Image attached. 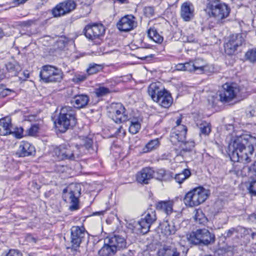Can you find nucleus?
<instances>
[{
    "label": "nucleus",
    "instance_id": "nucleus-59",
    "mask_svg": "<svg viewBox=\"0 0 256 256\" xmlns=\"http://www.w3.org/2000/svg\"><path fill=\"white\" fill-rule=\"evenodd\" d=\"M104 212H105L104 210H102V211H100V212H94L93 213V214L94 215V216L101 215V214L103 215Z\"/></svg>",
    "mask_w": 256,
    "mask_h": 256
},
{
    "label": "nucleus",
    "instance_id": "nucleus-37",
    "mask_svg": "<svg viewBox=\"0 0 256 256\" xmlns=\"http://www.w3.org/2000/svg\"><path fill=\"white\" fill-rule=\"evenodd\" d=\"M141 127V124L138 120H133L130 121V124L129 126V132L132 134H136Z\"/></svg>",
    "mask_w": 256,
    "mask_h": 256
},
{
    "label": "nucleus",
    "instance_id": "nucleus-43",
    "mask_svg": "<svg viewBox=\"0 0 256 256\" xmlns=\"http://www.w3.org/2000/svg\"><path fill=\"white\" fill-rule=\"evenodd\" d=\"M246 57L250 62H256V49L248 51L246 54Z\"/></svg>",
    "mask_w": 256,
    "mask_h": 256
},
{
    "label": "nucleus",
    "instance_id": "nucleus-24",
    "mask_svg": "<svg viewBox=\"0 0 256 256\" xmlns=\"http://www.w3.org/2000/svg\"><path fill=\"white\" fill-rule=\"evenodd\" d=\"M12 128L10 118L6 117L0 120V135L6 136L11 134Z\"/></svg>",
    "mask_w": 256,
    "mask_h": 256
},
{
    "label": "nucleus",
    "instance_id": "nucleus-2",
    "mask_svg": "<svg viewBox=\"0 0 256 256\" xmlns=\"http://www.w3.org/2000/svg\"><path fill=\"white\" fill-rule=\"evenodd\" d=\"M84 152V151L78 150V146L66 144L52 146L50 149L52 156L58 160H74Z\"/></svg>",
    "mask_w": 256,
    "mask_h": 256
},
{
    "label": "nucleus",
    "instance_id": "nucleus-20",
    "mask_svg": "<svg viewBox=\"0 0 256 256\" xmlns=\"http://www.w3.org/2000/svg\"><path fill=\"white\" fill-rule=\"evenodd\" d=\"M35 151L34 148L30 142L22 141L20 142L16 154L20 157H24L30 156Z\"/></svg>",
    "mask_w": 256,
    "mask_h": 256
},
{
    "label": "nucleus",
    "instance_id": "nucleus-10",
    "mask_svg": "<svg viewBox=\"0 0 256 256\" xmlns=\"http://www.w3.org/2000/svg\"><path fill=\"white\" fill-rule=\"evenodd\" d=\"M108 116L118 124L126 122L128 120V112L121 103H112L108 108Z\"/></svg>",
    "mask_w": 256,
    "mask_h": 256
},
{
    "label": "nucleus",
    "instance_id": "nucleus-60",
    "mask_svg": "<svg viewBox=\"0 0 256 256\" xmlns=\"http://www.w3.org/2000/svg\"><path fill=\"white\" fill-rule=\"evenodd\" d=\"M28 238L30 240H31L32 242H37V239L35 238H34L32 236H30L28 237Z\"/></svg>",
    "mask_w": 256,
    "mask_h": 256
},
{
    "label": "nucleus",
    "instance_id": "nucleus-56",
    "mask_svg": "<svg viewBox=\"0 0 256 256\" xmlns=\"http://www.w3.org/2000/svg\"><path fill=\"white\" fill-rule=\"evenodd\" d=\"M6 77V74L3 69H0V81Z\"/></svg>",
    "mask_w": 256,
    "mask_h": 256
},
{
    "label": "nucleus",
    "instance_id": "nucleus-55",
    "mask_svg": "<svg viewBox=\"0 0 256 256\" xmlns=\"http://www.w3.org/2000/svg\"><path fill=\"white\" fill-rule=\"evenodd\" d=\"M176 69L180 70H185L184 64H179L176 66Z\"/></svg>",
    "mask_w": 256,
    "mask_h": 256
},
{
    "label": "nucleus",
    "instance_id": "nucleus-52",
    "mask_svg": "<svg viewBox=\"0 0 256 256\" xmlns=\"http://www.w3.org/2000/svg\"><path fill=\"white\" fill-rule=\"evenodd\" d=\"M248 170L251 176H256V161L252 166L248 167Z\"/></svg>",
    "mask_w": 256,
    "mask_h": 256
},
{
    "label": "nucleus",
    "instance_id": "nucleus-31",
    "mask_svg": "<svg viewBox=\"0 0 256 256\" xmlns=\"http://www.w3.org/2000/svg\"><path fill=\"white\" fill-rule=\"evenodd\" d=\"M6 67L11 76H16L22 69L20 66L16 62H8Z\"/></svg>",
    "mask_w": 256,
    "mask_h": 256
},
{
    "label": "nucleus",
    "instance_id": "nucleus-17",
    "mask_svg": "<svg viewBox=\"0 0 256 256\" xmlns=\"http://www.w3.org/2000/svg\"><path fill=\"white\" fill-rule=\"evenodd\" d=\"M186 126H180L178 128H174L170 133V140L171 142L174 144H176L177 143H180V144L186 140Z\"/></svg>",
    "mask_w": 256,
    "mask_h": 256
},
{
    "label": "nucleus",
    "instance_id": "nucleus-13",
    "mask_svg": "<svg viewBox=\"0 0 256 256\" xmlns=\"http://www.w3.org/2000/svg\"><path fill=\"white\" fill-rule=\"evenodd\" d=\"M76 6L74 0H66L56 4L52 10L54 17L58 18L65 16L73 11Z\"/></svg>",
    "mask_w": 256,
    "mask_h": 256
},
{
    "label": "nucleus",
    "instance_id": "nucleus-4",
    "mask_svg": "<svg viewBox=\"0 0 256 256\" xmlns=\"http://www.w3.org/2000/svg\"><path fill=\"white\" fill-rule=\"evenodd\" d=\"M76 122L73 108L69 106H64L60 110L56 126L60 132H64L70 126L75 124Z\"/></svg>",
    "mask_w": 256,
    "mask_h": 256
},
{
    "label": "nucleus",
    "instance_id": "nucleus-14",
    "mask_svg": "<svg viewBox=\"0 0 256 256\" xmlns=\"http://www.w3.org/2000/svg\"><path fill=\"white\" fill-rule=\"evenodd\" d=\"M223 90L220 94L221 102H229L236 97L240 92V88L235 84H225L222 86Z\"/></svg>",
    "mask_w": 256,
    "mask_h": 256
},
{
    "label": "nucleus",
    "instance_id": "nucleus-48",
    "mask_svg": "<svg viewBox=\"0 0 256 256\" xmlns=\"http://www.w3.org/2000/svg\"><path fill=\"white\" fill-rule=\"evenodd\" d=\"M68 169L66 166L56 164L54 166V170L58 173H63Z\"/></svg>",
    "mask_w": 256,
    "mask_h": 256
},
{
    "label": "nucleus",
    "instance_id": "nucleus-58",
    "mask_svg": "<svg viewBox=\"0 0 256 256\" xmlns=\"http://www.w3.org/2000/svg\"><path fill=\"white\" fill-rule=\"evenodd\" d=\"M23 75L26 79L29 78V73L28 70H24L22 72Z\"/></svg>",
    "mask_w": 256,
    "mask_h": 256
},
{
    "label": "nucleus",
    "instance_id": "nucleus-41",
    "mask_svg": "<svg viewBox=\"0 0 256 256\" xmlns=\"http://www.w3.org/2000/svg\"><path fill=\"white\" fill-rule=\"evenodd\" d=\"M88 74H86L84 73L80 72V73H76L74 76L72 81L76 84H79L81 82H82L86 80L88 77Z\"/></svg>",
    "mask_w": 256,
    "mask_h": 256
},
{
    "label": "nucleus",
    "instance_id": "nucleus-32",
    "mask_svg": "<svg viewBox=\"0 0 256 256\" xmlns=\"http://www.w3.org/2000/svg\"><path fill=\"white\" fill-rule=\"evenodd\" d=\"M160 255L162 256H180V254L176 248L172 247L164 248L159 251Z\"/></svg>",
    "mask_w": 256,
    "mask_h": 256
},
{
    "label": "nucleus",
    "instance_id": "nucleus-11",
    "mask_svg": "<svg viewBox=\"0 0 256 256\" xmlns=\"http://www.w3.org/2000/svg\"><path fill=\"white\" fill-rule=\"evenodd\" d=\"M138 222V228L142 234H146L150 230L151 225L156 220V212L152 209L148 210Z\"/></svg>",
    "mask_w": 256,
    "mask_h": 256
},
{
    "label": "nucleus",
    "instance_id": "nucleus-7",
    "mask_svg": "<svg viewBox=\"0 0 256 256\" xmlns=\"http://www.w3.org/2000/svg\"><path fill=\"white\" fill-rule=\"evenodd\" d=\"M188 242L192 244L198 245L202 244L208 246L214 243L215 236L206 228L198 229L192 232L188 236Z\"/></svg>",
    "mask_w": 256,
    "mask_h": 256
},
{
    "label": "nucleus",
    "instance_id": "nucleus-19",
    "mask_svg": "<svg viewBox=\"0 0 256 256\" xmlns=\"http://www.w3.org/2000/svg\"><path fill=\"white\" fill-rule=\"evenodd\" d=\"M154 170L150 167L143 168L136 174V180L142 184H148L153 178Z\"/></svg>",
    "mask_w": 256,
    "mask_h": 256
},
{
    "label": "nucleus",
    "instance_id": "nucleus-30",
    "mask_svg": "<svg viewBox=\"0 0 256 256\" xmlns=\"http://www.w3.org/2000/svg\"><path fill=\"white\" fill-rule=\"evenodd\" d=\"M110 244L108 241L107 244H104L103 247L100 250L99 254L100 256H112L116 252V248L110 246Z\"/></svg>",
    "mask_w": 256,
    "mask_h": 256
},
{
    "label": "nucleus",
    "instance_id": "nucleus-45",
    "mask_svg": "<svg viewBox=\"0 0 256 256\" xmlns=\"http://www.w3.org/2000/svg\"><path fill=\"white\" fill-rule=\"evenodd\" d=\"M166 176V172L164 169L158 170L155 172H154L153 177H154L156 179L162 180Z\"/></svg>",
    "mask_w": 256,
    "mask_h": 256
},
{
    "label": "nucleus",
    "instance_id": "nucleus-6",
    "mask_svg": "<svg viewBox=\"0 0 256 256\" xmlns=\"http://www.w3.org/2000/svg\"><path fill=\"white\" fill-rule=\"evenodd\" d=\"M80 194L81 188L79 184H70L69 187L63 190V199L70 204V210L75 211L80 208L79 198Z\"/></svg>",
    "mask_w": 256,
    "mask_h": 256
},
{
    "label": "nucleus",
    "instance_id": "nucleus-36",
    "mask_svg": "<svg viewBox=\"0 0 256 256\" xmlns=\"http://www.w3.org/2000/svg\"><path fill=\"white\" fill-rule=\"evenodd\" d=\"M92 140L88 138H86L84 140L83 144L80 145H76L78 146V150L84 151V152L82 154H84L86 152V150L90 148L92 145Z\"/></svg>",
    "mask_w": 256,
    "mask_h": 256
},
{
    "label": "nucleus",
    "instance_id": "nucleus-12",
    "mask_svg": "<svg viewBox=\"0 0 256 256\" xmlns=\"http://www.w3.org/2000/svg\"><path fill=\"white\" fill-rule=\"evenodd\" d=\"M84 33L87 38L93 40L104 36L105 33V28L101 24H90L85 26Z\"/></svg>",
    "mask_w": 256,
    "mask_h": 256
},
{
    "label": "nucleus",
    "instance_id": "nucleus-27",
    "mask_svg": "<svg viewBox=\"0 0 256 256\" xmlns=\"http://www.w3.org/2000/svg\"><path fill=\"white\" fill-rule=\"evenodd\" d=\"M162 232L165 236H170L174 234L176 228L173 224H169L168 221L164 222L160 226Z\"/></svg>",
    "mask_w": 256,
    "mask_h": 256
},
{
    "label": "nucleus",
    "instance_id": "nucleus-35",
    "mask_svg": "<svg viewBox=\"0 0 256 256\" xmlns=\"http://www.w3.org/2000/svg\"><path fill=\"white\" fill-rule=\"evenodd\" d=\"M194 219L196 222L201 224H205L208 222V218L201 210H196Z\"/></svg>",
    "mask_w": 256,
    "mask_h": 256
},
{
    "label": "nucleus",
    "instance_id": "nucleus-61",
    "mask_svg": "<svg viewBox=\"0 0 256 256\" xmlns=\"http://www.w3.org/2000/svg\"><path fill=\"white\" fill-rule=\"evenodd\" d=\"M256 236V233H252V238H254V236Z\"/></svg>",
    "mask_w": 256,
    "mask_h": 256
},
{
    "label": "nucleus",
    "instance_id": "nucleus-57",
    "mask_svg": "<svg viewBox=\"0 0 256 256\" xmlns=\"http://www.w3.org/2000/svg\"><path fill=\"white\" fill-rule=\"evenodd\" d=\"M182 122V119L180 118H178L176 121V126L174 128H178L180 126H184V125L180 124Z\"/></svg>",
    "mask_w": 256,
    "mask_h": 256
},
{
    "label": "nucleus",
    "instance_id": "nucleus-21",
    "mask_svg": "<svg viewBox=\"0 0 256 256\" xmlns=\"http://www.w3.org/2000/svg\"><path fill=\"white\" fill-rule=\"evenodd\" d=\"M89 98L86 94H79L72 98L71 104L76 108H81L85 107L88 104Z\"/></svg>",
    "mask_w": 256,
    "mask_h": 256
},
{
    "label": "nucleus",
    "instance_id": "nucleus-46",
    "mask_svg": "<svg viewBox=\"0 0 256 256\" xmlns=\"http://www.w3.org/2000/svg\"><path fill=\"white\" fill-rule=\"evenodd\" d=\"M40 129L39 124H32L30 128L27 130L28 134L29 136H34L36 135Z\"/></svg>",
    "mask_w": 256,
    "mask_h": 256
},
{
    "label": "nucleus",
    "instance_id": "nucleus-15",
    "mask_svg": "<svg viewBox=\"0 0 256 256\" xmlns=\"http://www.w3.org/2000/svg\"><path fill=\"white\" fill-rule=\"evenodd\" d=\"M244 41L242 34H233L230 36L228 42L224 44L225 52L228 55L234 54L237 48L242 45Z\"/></svg>",
    "mask_w": 256,
    "mask_h": 256
},
{
    "label": "nucleus",
    "instance_id": "nucleus-34",
    "mask_svg": "<svg viewBox=\"0 0 256 256\" xmlns=\"http://www.w3.org/2000/svg\"><path fill=\"white\" fill-rule=\"evenodd\" d=\"M103 68V66L102 64H98L94 63L90 64L88 68L86 69V72L88 75H92L95 74Z\"/></svg>",
    "mask_w": 256,
    "mask_h": 256
},
{
    "label": "nucleus",
    "instance_id": "nucleus-5",
    "mask_svg": "<svg viewBox=\"0 0 256 256\" xmlns=\"http://www.w3.org/2000/svg\"><path fill=\"white\" fill-rule=\"evenodd\" d=\"M210 194L208 190L199 186L188 192L184 198V202L186 206L193 207L204 202Z\"/></svg>",
    "mask_w": 256,
    "mask_h": 256
},
{
    "label": "nucleus",
    "instance_id": "nucleus-40",
    "mask_svg": "<svg viewBox=\"0 0 256 256\" xmlns=\"http://www.w3.org/2000/svg\"><path fill=\"white\" fill-rule=\"evenodd\" d=\"M159 144V142L158 139L151 140L146 146L144 150L145 152H148L156 148Z\"/></svg>",
    "mask_w": 256,
    "mask_h": 256
},
{
    "label": "nucleus",
    "instance_id": "nucleus-33",
    "mask_svg": "<svg viewBox=\"0 0 256 256\" xmlns=\"http://www.w3.org/2000/svg\"><path fill=\"white\" fill-rule=\"evenodd\" d=\"M191 175L190 170L185 169L182 172L176 174L175 176L176 182L179 184L182 183L185 180L188 178Z\"/></svg>",
    "mask_w": 256,
    "mask_h": 256
},
{
    "label": "nucleus",
    "instance_id": "nucleus-26",
    "mask_svg": "<svg viewBox=\"0 0 256 256\" xmlns=\"http://www.w3.org/2000/svg\"><path fill=\"white\" fill-rule=\"evenodd\" d=\"M108 241L110 244L111 246L116 248V250L125 248L126 246V241L124 238L118 235H114L108 238Z\"/></svg>",
    "mask_w": 256,
    "mask_h": 256
},
{
    "label": "nucleus",
    "instance_id": "nucleus-47",
    "mask_svg": "<svg viewBox=\"0 0 256 256\" xmlns=\"http://www.w3.org/2000/svg\"><path fill=\"white\" fill-rule=\"evenodd\" d=\"M144 15L148 18L152 17L154 16V11L153 7L146 6L143 10Z\"/></svg>",
    "mask_w": 256,
    "mask_h": 256
},
{
    "label": "nucleus",
    "instance_id": "nucleus-51",
    "mask_svg": "<svg viewBox=\"0 0 256 256\" xmlns=\"http://www.w3.org/2000/svg\"><path fill=\"white\" fill-rule=\"evenodd\" d=\"M2 256H22L21 253L15 250H10L6 254H4Z\"/></svg>",
    "mask_w": 256,
    "mask_h": 256
},
{
    "label": "nucleus",
    "instance_id": "nucleus-54",
    "mask_svg": "<svg viewBox=\"0 0 256 256\" xmlns=\"http://www.w3.org/2000/svg\"><path fill=\"white\" fill-rule=\"evenodd\" d=\"M34 22L32 20H27V21H24V22H23L22 23V26H23V27H30V26L32 24H34Z\"/></svg>",
    "mask_w": 256,
    "mask_h": 256
},
{
    "label": "nucleus",
    "instance_id": "nucleus-29",
    "mask_svg": "<svg viewBox=\"0 0 256 256\" xmlns=\"http://www.w3.org/2000/svg\"><path fill=\"white\" fill-rule=\"evenodd\" d=\"M195 72L198 74H202L206 70L207 64L202 59L197 58L193 60Z\"/></svg>",
    "mask_w": 256,
    "mask_h": 256
},
{
    "label": "nucleus",
    "instance_id": "nucleus-49",
    "mask_svg": "<svg viewBox=\"0 0 256 256\" xmlns=\"http://www.w3.org/2000/svg\"><path fill=\"white\" fill-rule=\"evenodd\" d=\"M185 70L188 72H195L193 60L184 63Z\"/></svg>",
    "mask_w": 256,
    "mask_h": 256
},
{
    "label": "nucleus",
    "instance_id": "nucleus-18",
    "mask_svg": "<svg viewBox=\"0 0 256 256\" xmlns=\"http://www.w3.org/2000/svg\"><path fill=\"white\" fill-rule=\"evenodd\" d=\"M194 5L190 2L182 4L180 6V16L185 22L192 20L194 15Z\"/></svg>",
    "mask_w": 256,
    "mask_h": 256
},
{
    "label": "nucleus",
    "instance_id": "nucleus-16",
    "mask_svg": "<svg viewBox=\"0 0 256 256\" xmlns=\"http://www.w3.org/2000/svg\"><path fill=\"white\" fill-rule=\"evenodd\" d=\"M137 26L136 18L132 15H126L122 18L117 24V27L120 31L128 32Z\"/></svg>",
    "mask_w": 256,
    "mask_h": 256
},
{
    "label": "nucleus",
    "instance_id": "nucleus-42",
    "mask_svg": "<svg viewBox=\"0 0 256 256\" xmlns=\"http://www.w3.org/2000/svg\"><path fill=\"white\" fill-rule=\"evenodd\" d=\"M200 134L204 135H208L210 132V124L206 122H202L199 126Z\"/></svg>",
    "mask_w": 256,
    "mask_h": 256
},
{
    "label": "nucleus",
    "instance_id": "nucleus-22",
    "mask_svg": "<svg viewBox=\"0 0 256 256\" xmlns=\"http://www.w3.org/2000/svg\"><path fill=\"white\" fill-rule=\"evenodd\" d=\"M160 95L158 96V97H156V98L154 101L158 102L163 108H168L172 102L171 95L166 90H164L162 94L160 93Z\"/></svg>",
    "mask_w": 256,
    "mask_h": 256
},
{
    "label": "nucleus",
    "instance_id": "nucleus-38",
    "mask_svg": "<svg viewBox=\"0 0 256 256\" xmlns=\"http://www.w3.org/2000/svg\"><path fill=\"white\" fill-rule=\"evenodd\" d=\"M110 92V90L104 86H100L94 89V93L97 97L100 98L107 96Z\"/></svg>",
    "mask_w": 256,
    "mask_h": 256
},
{
    "label": "nucleus",
    "instance_id": "nucleus-53",
    "mask_svg": "<svg viewBox=\"0 0 256 256\" xmlns=\"http://www.w3.org/2000/svg\"><path fill=\"white\" fill-rule=\"evenodd\" d=\"M236 233H237L236 230L234 228H231L230 229L228 230L225 232V234H226V237H230Z\"/></svg>",
    "mask_w": 256,
    "mask_h": 256
},
{
    "label": "nucleus",
    "instance_id": "nucleus-8",
    "mask_svg": "<svg viewBox=\"0 0 256 256\" xmlns=\"http://www.w3.org/2000/svg\"><path fill=\"white\" fill-rule=\"evenodd\" d=\"M63 76L60 69L52 65L44 66L40 72V80L44 83L60 82Z\"/></svg>",
    "mask_w": 256,
    "mask_h": 256
},
{
    "label": "nucleus",
    "instance_id": "nucleus-9",
    "mask_svg": "<svg viewBox=\"0 0 256 256\" xmlns=\"http://www.w3.org/2000/svg\"><path fill=\"white\" fill-rule=\"evenodd\" d=\"M70 242L73 248L76 250L82 243L88 242L89 234L84 226H73L70 228Z\"/></svg>",
    "mask_w": 256,
    "mask_h": 256
},
{
    "label": "nucleus",
    "instance_id": "nucleus-44",
    "mask_svg": "<svg viewBox=\"0 0 256 256\" xmlns=\"http://www.w3.org/2000/svg\"><path fill=\"white\" fill-rule=\"evenodd\" d=\"M24 129L22 127L12 128V132L11 134H13L16 138H22L24 134Z\"/></svg>",
    "mask_w": 256,
    "mask_h": 256
},
{
    "label": "nucleus",
    "instance_id": "nucleus-39",
    "mask_svg": "<svg viewBox=\"0 0 256 256\" xmlns=\"http://www.w3.org/2000/svg\"><path fill=\"white\" fill-rule=\"evenodd\" d=\"M180 146L182 149L180 154H182V152H186L191 151L194 147V142L193 141L185 142L184 140L183 142H182Z\"/></svg>",
    "mask_w": 256,
    "mask_h": 256
},
{
    "label": "nucleus",
    "instance_id": "nucleus-3",
    "mask_svg": "<svg viewBox=\"0 0 256 256\" xmlns=\"http://www.w3.org/2000/svg\"><path fill=\"white\" fill-rule=\"evenodd\" d=\"M210 18L222 22L230 14V7L220 0H208L204 9Z\"/></svg>",
    "mask_w": 256,
    "mask_h": 256
},
{
    "label": "nucleus",
    "instance_id": "nucleus-23",
    "mask_svg": "<svg viewBox=\"0 0 256 256\" xmlns=\"http://www.w3.org/2000/svg\"><path fill=\"white\" fill-rule=\"evenodd\" d=\"M173 205L174 202L172 200H161L156 203V208L169 216L173 212Z\"/></svg>",
    "mask_w": 256,
    "mask_h": 256
},
{
    "label": "nucleus",
    "instance_id": "nucleus-25",
    "mask_svg": "<svg viewBox=\"0 0 256 256\" xmlns=\"http://www.w3.org/2000/svg\"><path fill=\"white\" fill-rule=\"evenodd\" d=\"M165 90L161 88V84L160 82H153L151 84L148 89V95L152 98V100L154 101L158 97L160 93L162 92Z\"/></svg>",
    "mask_w": 256,
    "mask_h": 256
},
{
    "label": "nucleus",
    "instance_id": "nucleus-1",
    "mask_svg": "<svg viewBox=\"0 0 256 256\" xmlns=\"http://www.w3.org/2000/svg\"><path fill=\"white\" fill-rule=\"evenodd\" d=\"M256 146V138L248 134H244L232 138L228 146V154L234 162L248 164L250 161Z\"/></svg>",
    "mask_w": 256,
    "mask_h": 256
},
{
    "label": "nucleus",
    "instance_id": "nucleus-50",
    "mask_svg": "<svg viewBox=\"0 0 256 256\" xmlns=\"http://www.w3.org/2000/svg\"><path fill=\"white\" fill-rule=\"evenodd\" d=\"M248 190L252 195L256 196V180H252L250 182Z\"/></svg>",
    "mask_w": 256,
    "mask_h": 256
},
{
    "label": "nucleus",
    "instance_id": "nucleus-28",
    "mask_svg": "<svg viewBox=\"0 0 256 256\" xmlns=\"http://www.w3.org/2000/svg\"><path fill=\"white\" fill-rule=\"evenodd\" d=\"M148 35L149 38L155 42L161 44L164 40V38L157 31L154 27L150 28L148 30Z\"/></svg>",
    "mask_w": 256,
    "mask_h": 256
}]
</instances>
